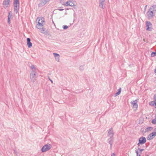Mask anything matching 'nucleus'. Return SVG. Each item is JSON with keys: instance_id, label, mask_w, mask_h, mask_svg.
Masks as SVG:
<instances>
[{"instance_id": "obj_15", "label": "nucleus", "mask_w": 156, "mask_h": 156, "mask_svg": "<svg viewBox=\"0 0 156 156\" xmlns=\"http://www.w3.org/2000/svg\"><path fill=\"white\" fill-rule=\"evenodd\" d=\"M113 141V137H110V138L108 139V143L110 145V148L112 147V144Z\"/></svg>"}, {"instance_id": "obj_5", "label": "nucleus", "mask_w": 156, "mask_h": 156, "mask_svg": "<svg viewBox=\"0 0 156 156\" xmlns=\"http://www.w3.org/2000/svg\"><path fill=\"white\" fill-rule=\"evenodd\" d=\"M10 0H4L2 3V5L3 8L6 9L8 7L9 5Z\"/></svg>"}, {"instance_id": "obj_26", "label": "nucleus", "mask_w": 156, "mask_h": 156, "mask_svg": "<svg viewBox=\"0 0 156 156\" xmlns=\"http://www.w3.org/2000/svg\"><path fill=\"white\" fill-rule=\"evenodd\" d=\"M156 55V53L155 52H153L151 54V56L152 57H153Z\"/></svg>"}, {"instance_id": "obj_30", "label": "nucleus", "mask_w": 156, "mask_h": 156, "mask_svg": "<svg viewBox=\"0 0 156 156\" xmlns=\"http://www.w3.org/2000/svg\"><path fill=\"white\" fill-rule=\"evenodd\" d=\"M136 154H137L136 156H140V154H139L138 152V151H136Z\"/></svg>"}, {"instance_id": "obj_12", "label": "nucleus", "mask_w": 156, "mask_h": 156, "mask_svg": "<svg viewBox=\"0 0 156 156\" xmlns=\"http://www.w3.org/2000/svg\"><path fill=\"white\" fill-rule=\"evenodd\" d=\"M114 133L112 129H110L108 132V136L109 137H113Z\"/></svg>"}, {"instance_id": "obj_29", "label": "nucleus", "mask_w": 156, "mask_h": 156, "mask_svg": "<svg viewBox=\"0 0 156 156\" xmlns=\"http://www.w3.org/2000/svg\"><path fill=\"white\" fill-rule=\"evenodd\" d=\"M10 18H9V17H8V23L9 24V25H10V23H11L10 20Z\"/></svg>"}, {"instance_id": "obj_37", "label": "nucleus", "mask_w": 156, "mask_h": 156, "mask_svg": "<svg viewBox=\"0 0 156 156\" xmlns=\"http://www.w3.org/2000/svg\"><path fill=\"white\" fill-rule=\"evenodd\" d=\"M83 68V67L82 66H80V69H82V68Z\"/></svg>"}, {"instance_id": "obj_6", "label": "nucleus", "mask_w": 156, "mask_h": 156, "mask_svg": "<svg viewBox=\"0 0 156 156\" xmlns=\"http://www.w3.org/2000/svg\"><path fill=\"white\" fill-rule=\"evenodd\" d=\"M156 136V131L154 132H152L151 133L149 134L147 137L148 140H151L152 139Z\"/></svg>"}, {"instance_id": "obj_36", "label": "nucleus", "mask_w": 156, "mask_h": 156, "mask_svg": "<svg viewBox=\"0 0 156 156\" xmlns=\"http://www.w3.org/2000/svg\"><path fill=\"white\" fill-rule=\"evenodd\" d=\"M14 152L17 154V155H18V154L17 153V152L15 150H14Z\"/></svg>"}, {"instance_id": "obj_23", "label": "nucleus", "mask_w": 156, "mask_h": 156, "mask_svg": "<svg viewBox=\"0 0 156 156\" xmlns=\"http://www.w3.org/2000/svg\"><path fill=\"white\" fill-rule=\"evenodd\" d=\"M8 17L10 19H12V15L11 12H10L9 14V15L8 16Z\"/></svg>"}, {"instance_id": "obj_27", "label": "nucleus", "mask_w": 156, "mask_h": 156, "mask_svg": "<svg viewBox=\"0 0 156 156\" xmlns=\"http://www.w3.org/2000/svg\"><path fill=\"white\" fill-rule=\"evenodd\" d=\"M153 99L154 101L156 102V93L154 95Z\"/></svg>"}, {"instance_id": "obj_39", "label": "nucleus", "mask_w": 156, "mask_h": 156, "mask_svg": "<svg viewBox=\"0 0 156 156\" xmlns=\"http://www.w3.org/2000/svg\"><path fill=\"white\" fill-rule=\"evenodd\" d=\"M140 144H139V143L137 144V145L139 146Z\"/></svg>"}, {"instance_id": "obj_20", "label": "nucleus", "mask_w": 156, "mask_h": 156, "mask_svg": "<svg viewBox=\"0 0 156 156\" xmlns=\"http://www.w3.org/2000/svg\"><path fill=\"white\" fill-rule=\"evenodd\" d=\"M121 88H120L119 89H118V92L115 94V97H116L117 96L119 95L121 93Z\"/></svg>"}, {"instance_id": "obj_2", "label": "nucleus", "mask_w": 156, "mask_h": 156, "mask_svg": "<svg viewBox=\"0 0 156 156\" xmlns=\"http://www.w3.org/2000/svg\"><path fill=\"white\" fill-rule=\"evenodd\" d=\"M61 3L63 5L66 6H73L76 5V2L73 0H69L65 2H63L62 0H61Z\"/></svg>"}, {"instance_id": "obj_22", "label": "nucleus", "mask_w": 156, "mask_h": 156, "mask_svg": "<svg viewBox=\"0 0 156 156\" xmlns=\"http://www.w3.org/2000/svg\"><path fill=\"white\" fill-rule=\"evenodd\" d=\"M31 69H32V71L33 70L35 72L36 69L35 68L34 66V65H32L30 67Z\"/></svg>"}, {"instance_id": "obj_16", "label": "nucleus", "mask_w": 156, "mask_h": 156, "mask_svg": "<svg viewBox=\"0 0 156 156\" xmlns=\"http://www.w3.org/2000/svg\"><path fill=\"white\" fill-rule=\"evenodd\" d=\"M149 9L152 11L154 13H155L156 11V5L152 6Z\"/></svg>"}, {"instance_id": "obj_13", "label": "nucleus", "mask_w": 156, "mask_h": 156, "mask_svg": "<svg viewBox=\"0 0 156 156\" xmlns=\"http://www.w3.org/2000/svg\"><path fill=\"white\" fill-rule=\"evenodd\" d=\"M54 56L55 58V60L58 62H59L60 61V55L59 54L57 53H53Z\"/></svg>"}, {"instance_id": "obj_10", "label": "nucleus", "mask_w": 156, "mask_h": 156, "mask_svg": "<svg viewBox=\"0 0 156 156\" xmlns=\"http://www.w3.org/2000/svg\"><path fill=\"white\" fill-rule=\"evenodd\" d=\"M154 12L150 10H149L147 12V15L148 18H152L154 16Z\"/></svg>"}, {"instance_id": "obj_14", "label": "nucleus", "mask_w": 156, "mask_h": 156, "mask_svg": "<svg viewBox=\"0 0 156 156\" xmlns=\"http://www.w3.org/2000/svg\"><path fill=\"white\" fill-rule=\"evenodd\" d=\"M137 101L136 100H135V101H131V103L133 105V107L134 108H135L136 109L138 107V105L137 104Z\"/></svg>"}, {"instance_id": "obj_21", "label": "nucleus", "mask_w": 156, "mask_h": 156, "mask_svg": "<svg viewBox=\"0 0 156 156\" xmlns=\"http://www.w3.org/2000/svg\"><path fill=\"white\" fill-rule=\"evenodd\" d=\"M156 102L154 101H151L149 102V105L152 106H154Z\"/></svg>"}, {"instance_id": "obj_4", "label": "nucleus", "mask_w": 156, "mask_h": 156, "mask_svg": "<svg viewBox=\"0 0 156 156\" xmlns=\"http://www.w3.org/2000/svg\"><path fill=\"white\" fill-rule=\"evenodd\" d=\"M51 145L50 144H46L44 146L41 148V151L43 152L48 151L51 148Z\"/></svg>"}, {"instance_id": "obj_40", "label": "nucleus", "mask_w": 156, "mask_h": 156, "mask_svg": "<svg viewBox=\"0 0 156 156\" xmlns=\"http://www.w3.org/2000/svg\"><path fill=\"white\" fill-rule=\"evenodd\" d=\"M154 72L156 73V69H155Z\"/></svg>"}, {"instance_id": "obj_38", "label": "nucleus", "mask_w": 156, "mask_h": 156, "mask_svg": "<svg viewBox=\"0 0 156 156\" xmlns=\"http://www.w3.org/2000/svg\"><path fill=\"white\" fill-rule=\"evenodd\" d=\"M154 106H155V108H156V102L155 104V105H154Z\"/></svg>"}, {"instance_id": "obj_19", "label": "nucleus", "mask_w": 156, "mask_h": 156, "mask_svg": "<svg viewBox=\"0 0 156 156\" xmlns=\"http://www.w3.org/2000/svg\"><path fill=\"white\" fill-rule=\"evenodd\" d=\"M13 4L14 5H19L20 3L19 0H14Z\"/></svg>"}, {"instance_id": "obj_41", "label": "nucleus", "mask_w": 156, "mask_h": 156, "mask_svg": "<svg viewBox=\"0 0 156 156\" xmlns=\"http://www.w3.org/2000/svg\"><path fill=\"white\" fill-rule=\"evenodd\" d=\"M154 131H156V128L154 129Z\"/></svg>"}, {"instance_id": "obj_28", "label": "nucleus", "mask_w": 156, "mask_h": 156, "mask_svg": "<svg viewBox=\"0 0 156 156\" xmlns=\"http://www.w3.org/2000/svg\"><path fill=\"white\" fill-rule=\"evenodd\" d=\"M63 28L65 30L68 28V27L66 25H64L63 26Z\"/></svg>"}, {"instance_id": "obj_17", "label": "nucleus", "mask_w": 156, "mask_h": 156, "mask_svg": "<svg viewBox=\"0 0 156 156\" xmlns=\"http://www.w3.org/2000/svg\"><path fill=\"white\" fill-rule=\"evenodd\" d=\"M27 45L29 48H31L32 47V43L30 42V38H28L27 39Z\"/></svg>"}, {"instance_id": "obj_1", "label": "nucleus", "mask_w": 156, "mask_h": 156, "mask_svg": "<svg viewBox=\"0 0 156 156\" xmlns=\"http://www.w3.org/2000/svg\"><path fill=\"white\" fill-rule=\"evenodd\" d=\"M45 21L43 18L39 19L38 20V23L37 24V27L41 30V32L44 33L45 31V29L43 27Z\"/></svg>"}, {"instance_id": "obj_25", "label": "nucleus", "mask_w": 156, "mask_h": 156, "mask_svg": "<svg viewBox=\"0 0 156 156\" xmlns=\"http://www.w3.org/2000/svg\"><path fill=\"white\" fill-rule=\"evenodd\" d=\"M152 122L154 124H156V116H155V117L154 119L152 120Z\"/></svg>"}, {"instance_id": "obj_11", "label": "nucleus", "mask_w": 156, "mask_h": 156, "mask_svg": "<svg viewBox=\"0 0 156 156\" xmlns=\"http://www.w3.org/2000/svg\"><path fill=\"white\" fill-rule=\"evenodd\" d=\"M105 0H99V5L101 8L103 9H104L105 7Z\"/></svg>"}, {"instance_id": "obj_7", "label": "nucleus", "mask_w": 156, "mask_h": 156, "mask_svg": "<svg viewBox=\"0 0 156 156\" xmlns=\"http://www.w3.org/2000/svg\"><path fill=\"white\" fill-rule=\"evenodd\" d=\"M146 141V138L144 136L141 137L139 140V144H143L145 143Z\"/></svg>"}, {"instance_id": "obj_33", "label": "nucleus", "mask_w": 156, "mask_h": 156, "mask_svg": "<svg viewBox=\"0 0 156 156\" xmlns=\"http://www.w3.org/2000/svg\"><path fill=\"white\" fill-rule=\"evenodd\" d=\"M49 79L52 83H53V81L51 80L50 78H49Z\"/></svg>"}, {"instance_id": "obj_3", "label": "nucleus", "mask_w": 156, "mask_h": 156, "mask_svg": "<svg viewBox=\"0 0 156 156\" xmlns=\"http://www.w3.org/2000/svg\"><path fill=\"white\" fill-rule=\"evenodd\" d=\"M37 73L33 70L32 71L30 74V79L33 82H34L36 80L37 77Z\"/></svg>"}, {"instance_id": "obj_31", "label": "nucleus", "mask_w": 156, "mask_h": 156, "mask_svg": "<svg viewBox=\"0 0 156 156\" xmlns=\"http://www.w3.org/2000/svg\"><path fill=\"white\" fill-rule=\"evenodd\" d=\"M138 149L141 152L143 151L144 150V149H140L139 148Z\"/></svg>"}, {"instance_id": "obj_34", "label": "nucleus", "mask_w": 156, "mask_h": 156, "mask_svg": "<svg viewBox=\"0 0 156 156\" xmlns=\"http://www.w3.org/2000/svg\"><path fill=\"white\" fill-rule=\"evenodd\" d=\"M111 156H115V154L114 153H113L111 155Z\"/></svg>"}, {"instance_id": "obj_35", "label": "nucleus", "mask_w": 156, "mask_h": 156, "mask_svg": "<svg viewBox=\"0 0 156 156\" xmlns=\"http://www.w3.org/2000/svg\"><path fill=\"white\" fill-rule=\"evenodd\" d=\"M60 11H62L63 10V9H58Z\"/></svg>"}, {"instance_id": "obj_32", "label": "nucleus", "mask_w": 156, "mask_h": 156, "mask_svg": "<svg viewBox=\"0 0 156 156\" xmlns=\"http://www.w3.org/2000/svg\"><path fill=\"white\" fill-rule=\"evenodd\" d=\"M147 5H146L144 7V10H145V11L146 10V9H147Z\"/></svg>"}, {"instance_id": "obj_8", "label": "nucleus", "mask_w": 156, "mask_h": 156, "mask_svg": "<svg viewBox=\"0 0 156 156\" xmlns=\"http://www.w3.org/2000/svg\"><path fill=\"white\" fill-rule=\"evenodd\" d=\"M50 0H42L40 3L38 4V6L42 7L45 5L47 2H49Z\"/></svg>"}, {"instance_id": "obj_24", "label": "nucleus", "mask_w": 156, "mask_h": 156, "mask_svg": "<svg viewBox=\"0 0 156 156\" xmlns=\"http://www.w3.org/2000/svg\"><path fill=\"white\" fill-rule=\"evenodd\" d=\"M152 129H153V128L152 127H148L146 129V131H151V130H152Z\"/></svg>"}, {"instance_id": "obj_9", "label": "nucleus", "mask_w": 156, "mask_h": 156, "mask_svg": "<svg viewBox=\"0 0 156 156\" xmlns=\"http://www.w3.org/2000/svg\"><path fill=\"white\" fill-rule=\"evenodd\" d=\"M147 30H151L152 29V24L150 22H146Z\"/></svg>"}, {"instance_id": "obj_18", "label": "nucleus", "mask_w": 156, "mask_h": 156, "mask_svg": "<svg viewBox=\"0 0 156 156\" xmlns=\"http://www.w3.org/2000/svg\"><path fill=\"white\" fill-rule=\"evenodd\" d=\"M14 11L16 13L19 10V5H14Z\"/></svg>"}]
</instances>
